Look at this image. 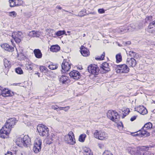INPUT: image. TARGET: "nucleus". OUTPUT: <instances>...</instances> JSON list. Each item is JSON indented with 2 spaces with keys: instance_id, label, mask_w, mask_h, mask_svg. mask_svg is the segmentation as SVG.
Instances as JSON below:
<instances>
[{
  "instance_id": "1",
  "label": "nucleus",
  "mask_w": 155,
  "mask_h": 155,
  "mask_svg": "<svg viewBox=\"0 0 155 155\" xmlns=\"http://www.w3.org/2000/svg\"><path fill=\"white\" fill-rule=\"evenodd\" d=\"M16 144L19 147H28L30 145L31 142V139L28 135H25L23 138L18 137L15 141Z\"/></svg>"
},
{
  "instance_id": "2",
  "label": "nucleus",
  "mask_w": 155,
  "mask_h": 155,
  "mask_svg": "<svg viewBox=\"0 0 155 155\" xmlns=\"http://www.w3.org/2000/svg\"><path fill=\"white\" fill-rule=\"evenodd\" d=\"M9 35L12 38L11 39V41L14 46H15L14 44V41L17 43H19L23 37L22 32L20 31L13 32L12 33L11 35Z\"/></svg>"
},
{
  "instance_id": "3",
  "label": "nucleus",
  "mask_w": 155,
  "mask_h": 155,
  "mask_svg": "<svg viewBox=\"0 0 155 155\" xmlns=\"http://www.w3.org/2000/svg\"><path fill=\"white\" fill-rule=\"evenodd\" d=\"M93 134L95 138L100 140H105L108 138L107 134L103 130H95Z\"/></svg>"
},
{
  "instance_id": "4",
  "label": "nucleus",
  "mask_w": 155,
  "mask_h": 155,
  "mask_svg": "<svg viewBox=\"0 0 155 155\" xmlns=\"http://www.w3.org/2000/svg\"><path fill=\"white\" fill-rule=\"evenodd\" d=\"M107 118L112 121L117 123L119 121V116L118 113L115 111L109 110L107 114Z\"/></svg>"
},
{
  "instance_id": "5",
  "label": "nucleus",
  "mask_w": 155,
  "mask_h": 155,
  "mask_svg": "<svg viewBox=\"0 0 155 155\" xmlns=\"http://www.w3.org/2000/svg\"><path fill=\"white\" fill-rule=\"evenodd\" d=\"M37 130L39 135L42 136H47L48 134L49 129L46 126L42 125L39 124L37 127Z\"/></svg>"
},
{
  "instance_id": "6",
  "label": "nucleus",
  "mask_w": 155,
  "mask_h": 155,
  "mask_svg": "<svg viewBox=\"0 0 155 155\" xmlns=\"http://www.w3.org/2000/svg\"><path fill=\"white\" fill-rule=\"evenodd\" d=\"M64 140L66 143L71 145H74L75 143V140L74 136L72 131H70L68 134L65 135Z\"/></svg>"
},
{
  "instance_id": "7",
  "label": "nucleus",
  "mask_w": 155,
  "mask_h": 155,
  "mask_svg": "<svg viewBox=\"0 0 155 155\" xmlns=\"http://www.w3.org/2000/svg\"><path fill=\"white\" fill-rule=\"evenodd\" d=\"M41 140L40 138H37L35 140L33 149L35 153H37L41 150Z\"/></svg>"
},
{
  "instance_id": "8",
  "label": "nucleus",
  "mask_w": 155,
  "mask_h": 155,
  "mask_svg": "<svg viewBox=\"0 0 155 155\" xmlns=\"http://www.w3.org/2000/svg\"><path fill=\"white\" fill-rule=\"evenodd\" d=\"M47 143L50 144L52 143L54 141H57L58 138L57 136V134L54 132H51L47 135Z\"/></svg>"
},
{
  "instance_id": "9",
  "label": "nucleus",
  "mask_w": 155,
  "mask_h": 155,
  "mask_svg": "<svg viewBox=\"0 0 155 155\" xmlns=\"http://www.w3.org/2000/svg\"><path fill=\"white\" fill-rule=\"evenodd\" d=\"M134 23L130 24L128 26H125L118 29L117 31L119 33H124L127 31H132L134 30Z\"/></svg>"
},
{
  "instance_id": "10",
  "label": "nucleus",
  "mask_w": 155,
  "mask_h": 155,
  "mask_svg": "<svg viewBox=\"0 0 155 155\" xmlns=\"http://www.w3.org/2000/svg\"><path fill=\"white\" fill-rule=\"evenodd\" d=\"M71 63L69 60L64 59L61 64L62 70L61 72L63 73L68 71L71 68Z\"/></svg>"
},
{
  "instance_id": "11",
  "label": "nucleus",
  "mask_w": 155,
  "mask_h": 155,
  "mask_svg": "<svg viewBox=\"0 0 155 155\" xmlns=\"http://www.w3.org/2000/svg\"><path fill=\"white\" fill-rule=\"evenodd\" d=\"M88 72L94 75H97L99 72V69L96 65L91 64L89 65L87 68Z\"/></svg>"
},
{
  "instance_id": "12",
  "label": "nucleus",
  "mask_w": 155,
  "mask_h": 155,
  "mask_svg": "<svg viewBox=\"0 0 155 155\" xmlns=\"http://www.w3.org/2000/svg\"><path fill=\"white\" fill-rule=\"evenodd\" d=\"M148 147L143 146L137 150V155H154L153 153L147 151Z\"/></svg>"
},
{
  "instance_id": "13",
  "label": "nucleus",
  "mask_w": 155,
  "mask_h": 155,
  "mask_svg": "<svg viewBox=\"0 0 155 155\" xmlns=\"http://www.w3.org/2000/svg\"><path fill=\"white\" fill-rule=\"evenodd\" d=\"M17 120L15 118H11L8 119L4 126L8 128H10L11 130L15 124Z\"/></svg>"
},
{
  "instance_id": "14",
  "label": "nucleus",
  "mask_w": 155,
  "mask_h": 155,
  "mask_svg": "<svg viewBox=\"0 0 155 155\" xmlns=\"http://www.w3.org/2000/svg\"><path fill=\"white\" fill-rule=\"evenodd\" d=\"M1 92H0V95H2L3 97L12 96L14 95V93L11 90L6 88L3 89L1 87Z\"/></svg>"
},
{
  "instance_id": "15",
  "label": "nucleus",
  "mask_w": 155,
  "mask_h": 155,
  "mask_svg": "<svg viewBox=\"0 0 155 155\" xmlns=\"http://www.w3.org/2000/svg\"><path fill=\"white\" fill-rule=\"evenodd\" d=\"M10 130L4 126L0 130V136L1 137L5 138L7 137L9 133Z\"/></svg>"
},
{
  "instance_id": "16",
  "label": "nucleus",
  "mask_w": 155,
  "mask_h": 155,
  "mask_svg": "<svg viewBox=\"0 0 155 155\" xmlns=\"http://www.w3.org/2000/svg\"><path fill=\"white\" fill-rule=\"evenodd\" d=\"M117 67L120 73H127L129 71V69L125 64L119 65Z\"/></svg>"
},
{
  "instance_id": "17",
  "label": "nucleus",
  "mask_w": 155,
  "mask_h": 155,
  "mask_svg": "<svg viewBox=\"0 0 155 155\" xmlns=\"http://www.w3.org/2000/svg\"><path fill=\"white\" fill-rule=\"evenodd\" d=\"M134 109L135 111L142 115L145 114L147 113V109L143 106H139L136 107Z\"/></svg>"
},
{
  "instance_id": "18",
  "label": "nucleus",
  "mask_w": 155,
  "mask_h": 155,
  "mask_svg": "<svg viewBox=\"0 0 155 155\" xmlns=\"http://www.w3.org/2000/svg\"><path fill=\"white\" fill-rule=\"evenodd\" d=\"M140 135L142 136L146 137L149 136L150 135V133L147 130L145 129H143V128L142 127L141 130L138 131L137 133L134 134V136Z\"/></svg>"
},
{
  "instance_id": "19",
  "label": "nucleus",
  "mask_w": 155,
  "mask_h": 155,
  "mask_svg": "<svg viewBox=\"0 0 155 155\" xmlns=\"http://www.w3.org/2000/svg\"><path fill=\"white\" fill-rule=\"evenodd\" d=\"M1 47L5 50L9 52H12L14 51V47L10 46L7 43H3L1 45Z\"/></svg>"
},
{
  "instance_id": "20",
  "label": "nucleus",
  "mask_w": 155,
  "mask_h": 155,
  "mask_svg": "<svg viewBox=\"0 0 155 155\" xmlns=\"http://www.w3.org/2000/svg\"><path fill=\"white\" fill-rule=\"evenodd\" d=\"M70 76L73 79H77L79 78L80 74L79 72L75 70H74L71 71L69 74Z\"/></svg>"
},
{
  "instance_id": "21",
  "label": "nucleus",
  "mask_w": 155,
  "mask_h": 155,
  "mask_svg": "<svg viewBox=\"0 0 155 155\" xmlns=\"http://www.w3.org/2000/svg\"><path fill=\"white\" fill-rule=\"evenodd\" d=\"M136 64V61L134 58H128L127 60V64L129 67H134Z\"/></svg>"
},
{
  "instance_id": "22",
  "label": "nucleus",
  "mask_w": 155,
  "mask_h": 155,
  "mask_svg": "<svg viewBox=\"0 0 155 155\" xmlns=\"http://www.w3.org/2000/svg\"><path fill=\"white\" fill-rule=\"evenodd\" d=\"M81 53L84 56L87 57L90 54L89 51L84 46H82L80 48Z\"/></svg>"
},
{
  "instance_id": "23",
  "label": "nucleus",
  "mask_w": 155,
  "mask_h": 155,
  "mask_svg": "<svg viewBox=\"0 0 155 155\" xmlns=\"http://www.w3.org/2000/svg\"><path fill=\"white\" fill-rule=\"evenodd\" d=\"M101 67L104 71V73H106L110 70L109 64L107 62L103 63Z\"/></svg>"
},
{
  "instance_id": "24",
  "label": "nucleus",
  "mask_w": 155,
  "mask_h": 155,
  "mask_svg": "<svg viewBox=\"0 0 155 155\" xmlns=\"http://www.w3.org/2000/svg\"><path fill=\"white\" fill-rule=\"evenodd\" d=\"M154 27H155V26L153 24V21L151 22L150 23L149 25L148 26L147 29V31L150 33H153L154 32H155V28L153 29Z\"/></svg>"
},
{
  "instance_id": "25",
  "label": "nucleus",
  "mask_w": 155,
  "mask_h": 155,
  "mask_svg": "<svg viewBox=\"0 0 155 155\" xmlns=\"http://www.w3.org/2000/svg\"><path fill=\"white\" fill-rule=\"evenodd\" d=\"M41 34V32L38 31H30L28 35L29 36L32 37H38Z\"/></svg>"
},
{
  "instance_id": "26",
  "label": "nucleus",
  "mask_w": 155,
  "mask_h": 155,
  "mask_svg": "<svg viewBox=\"0 0 155 155\" xmlns=\"http://www.w3.org/2000/svg\"><path fill=\"white\" fill-rule=\"evenodd\" d=\"M69 78L65 75H62L59 78L60 82L63 84H66Z\"/></svg>"
},
{
  "instance_id": "27",
  "label": "nucleus",
  "mask_w": 155,
  "mask_h": 155,
  "mask_svg": "<svg viewBox=\"0 0 155 155\" xmlns=\"http://www.w3.org/2000/svg\"><path fill=\"white\" fill-rule=\"evenodd\" d=\"M35 57L38 58H41L42 57V54L41 51L39 49H35L34 51Z\"/></svg>"
},
{
  "instance_id": "28",
  "label": "nucleus",
  "mask_w": 155,
  "mask_h": 155,
  "mask_svg": "<svg viewBox=\"0 0 155 155\" xmlns=\"http://www.w3.org/2000/svg\"><path fill=\"white\" fill-rule=\"evenodd\" d=\"M83 153L84 155H93V153L90 149L89 148L86 147L84 148Z\"/></svg>"
},
{
  "instance_id": "29",
  "label": "nucleus",
  "mask_w": 155,
  "mask_h": 155,
  "mask_svg": "<svg viewBox=\"0 0 155 155\" xmlns=\"http://www.w3.org/2000/svg\"><path fill=\"white\" fill-rule=\"evenodd\" d=\"M60 47L58 45L52 46L50 48V51L53 52H57L59 50Z\"/></svg>"
},
{
  "instance_id": "30",
  "label": "nucleus",
  "mask_w": 155,
  "mask_h": 155,
  "mask_svg": "<svg viewBox=\"0 0 155 155\" xmlns=\"http://www.w3.org/2000/svg\"><path fill=\"white\" fill-rule=\"evenodd\" d=\"M129 55L131 58L134 59L137 58L139 57V55L133 51H130L129 52Z\"/></svg>"
},
{
  "instance_id": "31",
  "label": "nucleus",
  "mask_w": 155,
  "mask_h": 155,
  "mask_svg": "<svg viewBox=\"0 0 155 155\" xmlns=\"http://www.w3.org/2000/svg\"><path fill=\"white\" fill-rule=\"evenodd\" d=\"M4 65L5 68H8L10 67L11 62L8 59H4Z\"/></svg>"
},
{
  "instance_id": "32",
  "label": "nucleus",
  "mask_w": 155,
  "mask_h": 155,
  "mask_svg": "<svg viewBox=\"0 0 155 155\" xmlns=\"http://www.w3.org/2000/svg\"><path fill=\"white\" fill-rule=\"evenodd\" d=\"M86 135L85 134H83L80 135L78 138V140L81 142H83L86 137Z\"/></svg>"
},
{
  "instance_id": "33",
  "label": "nucleus",
  "mask_w": 155,
  "mask_h": 155,
  "mask_svg": "<svg viewBox=\"0 0 155 155\" xmlns=\"http://www.w3.org/2000/svg\"><path fill=\"white\" fill-rule=\"evenodd\" d=\"M36 67V65L33 64H28L26 65V67L28 71L33 70Z\"/></svg>"
},
{
  "instance_id": "34",
  "label": "nucleus",
  "mask_w": 155,
  "mask_h": 155,
  "mask_svg": "<svg viewBox=\"0 0 155 155\" xmlns=\"http://www.w3.org/2000/svg\"><path fill=\"white\" fill-rule=\"evenodd\" d=\"M152 125L150 122H149L145 124L144 126L143 127V129H145L147 130H149L152 127Z\"/></svg>"
},
{
  "instance_id": "35",
  "label": "nucleus",
  "mask_w": 155,
  "mask_h": 155,
  "mask_svg": "<svg viewBox=\"0 0 155 155\" xmlns=\"http://www.w3.org/2000/svg\"><path fill=\"white\" fill-rule=\"evenodd\" d=\"M66 32L65 31L63 30V31H57L55 33V35H56L57 36H60L63 35H67V34H65Z\"/></svg>"
},
{
  "instance_id": "36",
  "label": "nucleus",
  "mask_w": 155,
  "mask_h": 155,
  "mask_svg": "<svg viewBox=\"0 0 155 155\" xmlns=\"http://www.w3.org/2000/svg\"><path fill=\"white\" fill-rule=\"evenodd\" d=\"M58 67V66L56 64H54L52 63H51L48 66V68L51 70H54L56 69Z\"/></svg>"
},
{
  "instance_id": "37",
  "label": "nucleus",
  "mask_w": 155,
  "mask_h": 155,
  "mask_svg": "<svg viewBox=\"0 0 155 155\" xmlns=\"http://www.w3.org/2000/svg\"><path fill=\"white\" fill-rule=\"evenodd\" d=\"M116 61L117 63H119L122 61V56L120 53L117 54L116 56Z\"/></svg>"
},
{
  "instance_id": "38",
  "label": "nucleus",
  "mask_w": 155,
  "mask_h": 155,
  "mask_svg": "<svg viewBox=\"0 0 155 155\" xmlns=\"http://www.w3.org/2000/svg\"><path fill=\"white\" fill-rule=\"evenodd\" d=\"M47 89L48 90L49 92L51 94H50V95L52 96L54 93L55 91L54 90V89H53V87H48L47 88Z\"/></svg>"
},
{
  "instance_id": "39",
  "label": "nucleus",
  "mask_w": 155,
  "mask_h": 155,
  "mask_svg": "<svg viewBox=\"0 0 155 155\" xmlns=\"http://www.w3.org/2000/svg\"><path fill=\"white\" fill-rule=\"evenodd\" d=\"M85 12H86L85 10H83L79 12V13L78 15H75V14H73V16L75 15L76 16H81V17L85 15L84 13H85Z\"/></svg>"
},
{
  "instance_id": "40",
  "label": "nucleus",
  "mask_w": 155,
  "mask_h": 155,
  "mask_svg": "<svg viewBox=\"0 0 155 155\" xmlns=\"http://www.w3.org/2000/svg\"><path fill=\"white\" fill-rule=\"evenodd\" d=\"M39 68L40 71L42 72H46L48 71V69L45 66H41L39 67Z\"/></svg>"
},
{
  "instance_id": "41",
  "label": "nucleus",
  "mask_w": 155,
  "mask_h": 155,
  "mask_svg": "<svg viewBox=\"0 0 155 155\" xmlns=\"http://www.w3.org/2000/svg\"><path fill=\"white\" fill-rule=\"evenodd\" d=\"M8 14L9 16L13 18L16 17L17 15L15 11L9 12Z\"/></svg>"
},
{
  "instance_id": "42",
  "label": "nucleus",
  "mask_w": 155,
  "mask_h": 155,
  "mask_svg": "<svg viewBox=\"0 0 155 155\" xmlns=\"http://www.w3.org/2000/svg\"><path fill=\"white\" fill-rule=\"evenodd\" d=\"M134 30L138 31L141 28L142 26H140L137 24H134Z\"/></svg>"
},
{
  "instance_id": "43",
  "label": "nucleus",
  "mask_w": 155,
  "mask_h": 155,
  "mask_svg": "<svg viewBox=\"0 0 155 155\" xmlns=\"http://www.w3.org/2000/svg\"><path fill=\"white\" fill-rule=\"evenodd\" d=\"M9 2L11 7H12L16 6L15 4V0H9Z\"/></svg>"
},
{
  "instance_id": "44",
  "label": "nucleus",
  "mask_w": 155,
  "mask_h": 155,
  "mask_svg": "<svg viewBox=\"0 0 155 155\" xmlns=\"http://www.w3.org/2000/svg\"><path fill=\"white\" fill-rule=\"evenodd\" d=\"M15 72L17 74H23V71L21 68H18L15 69Z\"/></svg>"
},
{
  "instance_id": "45",
  "label": "nucleus",
  "mask_w": 155,
  "mask_h": 155,
  "mask_svg": "<svg viewBox=\"0 0 155 155\" xmlns=\"http://www.w3.org/2000/svg\"><path fill=\"white\" fill-rule=\"evenodd\" d=\"M16 6L21 5L23 3V1L21 0H15Z\"/></svg>"
},
{
  "instance_id": "46",
  "label": "nucleus",
  "mask_w": 155,
  "mask_h": 155,
  "mask_svg": "<svg viewBox=\"0 0 155 155\" xmlns=\"http://www.w3.org/2000/svg\"><path fill=\"white\" fill-rule=\"evenodd\" d=\"M105 56V53L104 52L103 53L101 54V56L100 57H97L95 58L96 60H101L104 59Z\"/></svg>"
},
{
  "instance_id": "47",
  "label": "nucleus",
  "mask_w": 155,
  "mask_h": 155,
  "mask_svg": "<svg viewBox=\"0 0 155 155\" xmlns=\"http://www.w3.org/2000/svg\"><path fill=\"white\" fill-rule=\"evenodd\" d=\"M102 155H113V154L110 151L105 150L103 153Z\"/></svg>"
},
{
  "instance_id": "48",
  "label": "nucleus",
  "mask_w": 155,
  "mask_h": 155,
  "mask_svg": "<svg viewBox=\"0 0 155 155\" xmlns=\"http://www.w3.org/2000/svg\"><path fill=\"white\" fill-rule=\"evenodd\" d=\"M98 12L100 14H102L104 13L105 11L103 8H100L98 9Z\"/></svg>"
},
{
  "instance_id": "49",
  "label": "nucleus",
  "mask_w": 155,
  "mask_h": 155,
  "mask_svg": "<svg viewBox=\"0 0 155 155\" xmlns=\"http://www.w3.org/2000/svg\"><path fill=\"white\" fill-rule=\"evenodd\" d=\"M137 117V116H136V115H135V116H134L132 117L130 119V121H134V120H135L136 119Z\"/></svg>"
},
{
  "instance_id": "50",
  "label": "nucleus",
  "mask_w": 155,
  "mask_h": 155,
  "mask_svg": "<svg viewBox=\"0 0 155 155\" xmlns=\"http://www.w3.org/2000/svg\"><path fill=\"white\" fill-rule=\"evenodd\" d=\"M117 126L118 127L123 128L122 123L120 122L117 124Z\"/></svg>"
},
{
  "instance_id": "51",
  "label": "nucleus",
  "mask_w": 155,
  "mask_h": 155,
  "mask_svg": "<svg viewBox=\"0 0 155 155\" xmlns=\"http://www.w3.org/2000/svg\"><path fill=\"white\" fill-rule=\"evenodd\" d=\"M70 107L68 106L65 107H64V110L65 111H67L69 109Z\"/></svg>"
},
{
  "instance_id": "52",
  "label": "nucleus",
  "mask_w": 155,
  "mask_h": 155,
  "mask_svg": "<svg viewBox=\"0 0 155 155\" xmlns=\"http://www.w3.org/2000/svg\"><path fill=\"white\" fill-rule=\"evenodd\" d=\"M98 145L100 149H102L104 147V145L101 143L98 144Z\"/></svg>"
},
{
  "instance_id": "53",
  "label": "nucleus",
  "mask_w": 155,
  "mask_h": 155,
  "mask_svg": "<svg viewBox=\"0 0 155 155\" xmlns=\"http://www.w3.org/2000/svg\"><path fill=\"white\" fill-rule=\"evenodd\" d=\"M57 106H52V108L55 110H57L58 109V107Z\"/></svg>"
},
{
  "instance_id": "54",
  "label": "nucleus",
  "mask_w": 155,
  "mask_h": 155,
  "mask_svg": "<svg viewBox=\"0 0 155 155\" xmlns=\"http://www.w3.org/2000/svg\"><path fill=\"white\" fill-rule=\"evenodd\" d=\"M152 17L151 16H149L146 18V20H150V21L152 20Z\"/></svg>"
},
{
  "instance_id": "55",
  "label": "nucleus",
  "mask_w": 155,
  "mask_h": 155,
  "mask_svg": "<svg viewBox=\"0 0 155 155\" xmlns=\"http://www.w3.org/2000/svg\"><path fill=\"white\" fill-rule=\"evenodd\" d=\"M5 155H12V153L11 152H8Z\"/></svg>"
},
{
  "instance_id": "56",
  "label": "nucleus",
  "mask_w": 155,
  "mask_h": 155,
  "mask_svg": "<svg viewBox=\"0 0 155 155\" xmlns=\"http://www.w3.org/2000/svg\"><path fill=\"white\" fill-rule=\"evenodd\" d=\"M56 8L58 9L61 10L62 9V8L60 6H57Z\"/></svg>"
},
{
  "instance_id": "57",
  "label": "nucleus",
  "mask_w": 155,
  "mask_h": 155,
  "mask_svg": "<svg viewBox=\"0 0 155 155\" xmlns=\"http://www.w3.org/2000/svg\"><path fill=\"white\" fill-rule=\"evenodd\" d=\"M58 107V109H60V110H63V109H64V107Z\"/></svg>"
},
{
  "instance_id": "58",
  "label": "nucleus",
  "mask_w": 155,
  "mask_h": 155,
  "mask_svg": "<svg viewBox=\"0 0 155 155\" xmlns=\"http://www.w3.org/2000/svg\"><path fill=\"white\" fill-rule=\"evenodd\" d=\"M125 114V113H124V114H123V115L122 117V118H124L126 115V114Z\"/></svg>"
},
{
  "instance_id": "59",
  "label": "nucleus",
  "mask_w": 155,
  "mask_h": 155,
  "mask_svg": "<svg viewBox=\"0 0 155 155\" xmlns=\"http://www.w3.org/2000/svg\"><path fill=\"white\" fill-rule=\"evenodd\" d=\"M35 74H37L39 77H40V74L39 73H35Z\"/></svg>"
},
{
  "instance_id": "60",
  "label": "nucleus",
  "mask_w": 155,
  "mask_h": 155,
  "mask_svg": "<svg viewBox=\"0 0 155 155\" xmlns=\"http://www.w3.org/2000/svg\"><path fill=\"white\" fill-rule=\"evenodd\" d=\"M90 14H92V15H95L96 14V13L94 12H92L90 13Z\"/></svg>"
},
{
  "instance_id": "61",
  "label": "nucleus",
  "mask_w": 155,
  "mask_h": 155,
  "mask_svg": "<svg viewBox=\"0 0 155 155\" xmlns=\"http://www.w3.org/2000/svg\"><path fill=\"white\" fill-rule=\"evenodd\" d=\"M63 11H64V12H69L67 11H66V10H62ZM69 13H71V12H69Z\"/></svg>"
},
{
  "instance_id": "62",
  "label": "nucleus",
  "mask_w": 155,
  "mask_h": 155,
  "mask_svg": "<svg viewBox=\"0 0 155 155\" xmlns=\"http://www.w3.org/2000/svg\"><path fill=\"white\" fill-rule=\"evenodd\" d=\"M127 44H128L129 45H130V44L131 42L130 41H128L127 42Z\"/></svg>"
},
{
  "instance_id": "63",
  "label": "nucleus",
  "mask_w": 155,
  "mask_h": 155,
  "mask_svg": "<svg viewBox=\"0 0 155 155\" xmlns=\"http://www.w3.org/2000/svg\"><path fill=\"white\" fill-rule=\"evenodd\" d=\"M67 33H69V35H70V31H67Z\"/></svg>"
},
{
  "instance_id": "64",
  "label": "nucleus",
  "mask_w": 155,
  "mask_h": 155,
  "mask_svg": "<svg viewBox=\"0 0 155 155\" xmlns=\"http://www.w3.org/2000/svg\"><path fill=\"white\" fill-rule=\"evenodd\" d=\"M85 34H84L83 35V37H85Z\"/></svg>"
}]
</instances>
